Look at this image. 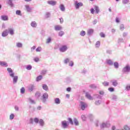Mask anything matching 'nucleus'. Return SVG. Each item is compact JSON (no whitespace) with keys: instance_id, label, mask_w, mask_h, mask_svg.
Instances as JSON below:
<instances>
[{"instance_id":"nucleus-37","label":"nucleus","mask_w":130,"mask_h":130,"mask_svg":"<svg viewBox=\"0 0 130 130\" xmlns=\"http://www.w3.org/2000/svg\"><path fill=\"white\" fill-rule=\"evenodd\" d=\"M52 41V39H51V37H48L46 41L47 44H49L50 42Z\"/></svg>"},{"instance_id":"nucleus-43","label":"nucleus","mask_w":130,"mask_h":130,"mask_svg":"<svg viewBox=\"0 0 130 130\" xmlns=\"http://www.w3.org/2000/svg\"><path fill=\"white\" fill-rule=\"evenodd\" d=\"M25 87H22L20 89V93H21V94H24V93H25Z\"/></svg>"},{"instance_id":"nucleus-4","label":"nucleus","mask_w":130,"mask_h":130,"mask_svg":"<svg viewBox=\"0 0 130 130\" xmlns=\"http://www.w3.org/2000/svg\"><path fill=\"white\" fill-rule=\"evenodd\" d=\"M61 124L62 128H68L70 125V123L67 120H63L61 122Z\"/></svg>"},{"instance_id":"nucleus-3","label":"nucleus","mask_w":130,"mask_h":130,"mask_svg":"<svg viewBox=\"0 0 130 130\" xmlns=\"http://www.w3.org/2000/svg\"><path fill=\"white\" fill-rule=\"evenodd\" d=\"M110 127V123L109 121L104 122L100 125V128L101 129L103 128H108Z\"/></svg>"},{"instance_id":"nucleus-1","label":"nucleus","mask_w":130,"mask_h":130,"mask_svg":"<svg viewBox=\"0 0 130 130\" xmlns=\"http://www.w3.org/2000/svg\"><path fill=\"white\" fill-rule=\"evenodd\" d=\"M35 96L37 99L40 100V101H42L44 104H46V103L47 102V99H48L49 97L48 93L47 92L43 93L41 96V92L40 91H37L35 94Z\"/></svg>"},{"instance_id":"nucleus-24","label":"nucleus","mask_w":130,"mask_h":130,"mask_svg":"<svg viewBox=\"0 0 130 130\" xmlns=\"http://www.w3.org/2000/svg\"><path fill=\"white\" fill-rule=\"evenodd\" d=\"M35 88V86H34V85L31 84L28 87V91H29L30 92H32L34 90Z\"/></svg>"},{"instance_id":"nucleus-56","label":"nucleus","mask_w":130,"mask_h":130,"mask_svg":"<svg viewBox=\"0 0 130 130\" xmlns=\"http://www.w3.org/2000/svg\"><path fill=\"white\" fill-rule=\"evenodd\" d=\"M123 128L124 130H130L129 127L127 125H124Z\"/></svg>"},{"instance_id":"nucleus-9","label":"nucleus","mask_w":130,"mask_h":130,"mask_svg":"<svg viewBox=\"0 0 130 130\" xmlns=\"http://www.w3.org/2000/svg\"><path fill=\"white\" fill-rule=\"evenodd\" d=\"M0 19L2 21H9V16L7 15H1Z\"/></svg>"},{"instance_id":"nucleus-64","label":"nucleus","mask_w":130,"mask_h":130,"mask_svg":"<svg viewBox=\"0 0 130 130\" xmlns=\"http://www.w3.org/2000/svg\"><path fill=\"white\" fill-rule=\"evenodd\" d=\"M126 89L127 90V91H129V90H130V85H127L126 86Z\"/></svg>"},{"instance_id":"nucleus-50","label":"nucleus","mask_w":130,"mask_h":130,"mask_svg":"<svg viewBox=\"0 0 130 130\" xmlns=\"http://www.w3.org/2000/svg\"><path fill=\"white\" fill-rule=\"evenodd\" d=\"M36 50L37 52H40V51L42 50V48H41V47H38V48H36Z\"/></svg>"},{"instance_id":"nucleus-19","label":"nucleus","mask_w":130,"mask_h":130,"mask_svg":"<svg viewBox=\"0 0 130 130\" xmlns=\"http://www.w3.org/2000/svg\"><path fill=\"white\" fill-rule=\"evenodd\" d=\"M55 104L58 105L60 103V99L58 98H56L54 100Z\"/></svg>"},{"instance_id":"nucleus-29","label":"nucleus","mask_w":130,"mask_h":130,"mask_svg":"<svg viewBox=\"0 0 130 130\" xmlns=\"http://www.w3.org/2000/svg\"><path fill=\"white\" fill-rule=\"evenodd\" d=\"M8 5L10 6L11 8L14 7V3H13V0H8Z\"/></svg>"},{"instance_id":"nucleus-40","label":"nucleus","mask_w":130,"mask_h":130,"mask_svg":"<svg viewBox=\"0 0 130 130\" xmlns=\"http://www.w3.org/2000/svg\"><path fill=\"white\" fill-rule=\"evenodd\" d=\"M103 86H104L105 87H107L108 86H109V82H107V81H105L104 82L102 83Z\"/></svg>"},{"instance_id":"nucleus-5","label":"nucleus","mask_w":130,"mask_h":130,"mask_svg":"<svg viewBox=\"0 0 130 130\" xmlns=\"http://www.w3.org/2000/svg\"><path fill=\"white\" fill-rule=\"evenodd\" d=\"M80 104L79 105L81 110H85V109L86 108H87V107H88V105H87V104H86V103L83 102V101H81L80 102Z\"/></svg>"},{"instance_id":"nucleus-53","label":"nucleus","mask_w":130,"mask_h":130,"mask_svg":"<svg viewBox=\"0 0 130 130\" xmlns=\"http://www.w3.org/2000/svg\"><path fill=\"white\" fill-rule=\"evenodd\" d=\"M50 17V12H47L46 13L45 18H46V19H48V18H49Z\"/></svg>"},{"instance_id":"nucleus-25","label":"nucleus","mask_w":130,"mask_h":130,"mask_svg":"<svg viewBox=\"0 0 130 130\" xmlns=\"http://www.w3.org/2000/svg\"><path fill=\"white\" fill-rule=\"evenodd\" d=\"M30 26L32 27V28H36L37 27V23L36 21H32L30 23Z\"/></svg>"},{"instance_id":"nucleus-17","label":"nucleus","mask_w":130,"mask_h":130,"mask_svg":"<svg viewBox=\"0 0 130 130\" xmlns=\"http://www.w3.org/2000/svg\"><path fill=\"white\" fill-rule=\"evenodd\" d=\"M85 97L87 98V99H89V100H92V99H93V98L92 96H91V94H90V93H89L88 92H85Z\"/></svg>"},{"instance_id":"nucleus-22","label":"nucleus","mask_w":130,"mask_h":130,"mask_svg":"<svg viewBox=\"0 0 130 130\" xmlns=\"http://www.w3.org/2000/svg\"><path fill=\"white\" fill-rule=\"evenodd\" d=\"M68 120L67 121H68L69 124H70L71 125H74V120H73V119H72V118L71 117H69L68 118Z\"/></svg>"},{"instance_id":"nucleus-20","label":"nucleus","mask_w":130,"mask_h":130,"mask_svg":"<svg viewBox=\"0 0 130 130\" xmlns=\"http://www.w3.org/2000/svg\"><path fill=\"white\" fill-rule=\"evenodd\" d=\"M59 9L61 12H64L66 11V7H64V5L62 4L60 5Z\"/></svg>"},{"instance_id":"nucleus-49","label":"nucleus","mask_w":130,"mask_h":130,"mask_svg":"<svg viewBox=\"0 0 130 130\" xmlns=\"http://www.w3.org/2000/svg\"><path fill=\"white\" fill-rule=\"evenodd\" d=\"M34 121L36 123H39V119H38L37 117H36L34 119Z\"/></svg>"},{"instance_id":"nucleus-10","label":"nucleus","mask_w":130,"mask_h":130,"mask_svg":"<svg viewBox=\"0 0 130 130\" xmlns=\"http://www.w3.org/2000/svg\"><path fill=\"white\" fill-rule=\"evenodd\" d=\"M8 32V34H9L10 35L13 36L15 34V29L13 28H8L7 29Z\"/></svg>"},{"instance_id":"nucleus-12","label":"nucleus","mask_w":130,"mask_h":130,"mask_svg":"<svg viewBox=\"0 0 130 130\" xmlns=\"http://www.w3.org/2000/svg\"><path fill=\"white\" fill-rule=\"evenodd\" d=\"M0 66H1V67H4L5 68L9 67L8 63L4 61H0Z\"/></svg>"},{"instance_id":"nucleus-60","label":"nucleus","mask_w":130,"mask_h":130,"mask_svg":"<svg viewBox=\"0 0 130 130\" xmlns=\"http://www.w3.org/2000/svg\"><path fill=\"white\" fill-rule=\"evenodd\" d=\"M90 13L91 14H94V13H95V10L94 8H92L90 9Z\"/></svg>"},{"instance_id":"nucleus-15","label":"nucleus","mask_w":130,"mask_h":130,"mask_svg":"<svg viewBox=\"0 0 130 130\" xmlns=\"http://www.w3.org/2000/svg\"><path fill=\"white\" fill-rule=\"evenodd\" d=\"M73 123L76 125V126H78L79 125L80 123H79V121L76 118H73Z\"/></svg>"},{"instance_id":"nucleus-46","label":"nucleus","mask_w":130,"mask_h":130,"mask_svg":"<svg viewBox=\"0 0 130 130\" xmlns=\"http://www.w3.org/2000/svg\"><path fill=\"white\" fill-rule=\"evenodd\" d=\"M122 3L123 5H126V4L129 3V0H122Z\"/></svg>"},{"instance_id":"nucleus-11","label":"nucleus","mask_w":130,"mask_h":130,"mask_svg":"<svg viewBox=\"0 0 130 130\" xmlns=\"http://www.w3.org/2000/svg\"><path fill=\"white\" fill-rule=\"evenodd\" d=\"M47 4L50 6H55L56 5V1L53 0H50L47 1Z\"/></svg>"},{"instance_id":"nucleus-61","label":"nucleus","mask_w":130,"mask_h":130,"mask_svg":"<svg viewBox=\"0 0 130 130\" xmlns=\"http://www.w3.org/2000/svg\"><path fill=\"white\" fill-rule=\"evenodd\" d=\"M81 118L82 120H83V121H86V117H85V115H81Z\"/></svg>"},{"instance_id":"nucleus-13","label":"nucleus","mask_w":130,"mask_h":130,"mask_svg":"<svg viewBox=\"0 0 130 130\" xmlns=\"http://www.w3.org/2000/svg\"><path fill=\"white\" fill-rule=\"evenodd\" d=\"M94 33V29L92 28H90L88 29L87 30V35L88 36H92L93 35V34Z\"/></svg>"},{"instance_id":"nucleus-16","label":"nucleus","mask_w":130,"mask_h":130,"mask_svg":"<svg viewBox=\"0 0 130 130\" xmlns=\"http://www.w3.org/2000/svg\"><path fill=\"white\" fill-rule=\"evenodd\" d=\"M25 7L27 13H31V12H32V8H30V6L28 5H26Z\"/></svg>"},{"instance_id":"nucleus-27","label":"nucleus","mask_w":130,"mask_h":130,"mask_svg":"<svg viewBox=\"0 0 130 130\" xmlns=\"http://www.w3.org/2000/svg\"><path fill=\"white\" fill-rule=\"evenodd\" d=\"M43 78V76L42 75H39V76L37 77L36 81V82H39L42 80Z\"/></svg>"},{"instance_id":"nucleus-59","label":"nucleus","mask_w":130,"mask_h":130,"mask_svg":"<svg viewBox=\"0 0 130 130\" xmlns=\"http://www.w3.org/2000/svg\"><path fill=\"white\" fill-rule=\"evenodd\" d=\"M115 22L116 23H120V19H119V18L118 17H116V19H115Z\"/></svg>"},{"instance_id":"nucleus-32","label":"nucleus","mask_w":130,"mask_h":130,"mask_svg":"<svg viewBox=\"0 0 130 130\" xmlns=\"http://www.w3.org/2000/svg\"><path fill=\"white\" fill-rule=\"evenodd\" d=\"M112 84L113 86H114V87H116V86H117V85H118V83H117V80H114L112 81Z\"/></svg>"},{"instance_id":"nucleus-44","label":"nucleus","mask_w":130,"mask_h":130,"mask_svg":"<svg viewBox=\"0 0 130 130\" xmlns=\"http://www.w3.org/2000/svg\"><path fill=\"white\" fill-rule=\"evenodd\" d=\"M85 35H86V31H85L84 30H82L80 32V36L84 37V36H85Z\"/></svg>"},{"instance_id":"nucleus-47","label":"nucleus","mask_w":130,"mask_h":130,"mask_svg":"<svg viewBox=\"0 0 130 130\" xmlns=\"http://www.w3.org/2000/svg\"><path fill=\"white\" fill-rule=\"evenodd\" d=\"M95 47L99 48L100 47V41H98L95 43Z\"/></svg>"},{"instance_id":"nucleus-31","label":"nucleus","mask_w":130,"mask_h":130,"mask_svg":"<svg viewBox=\"0 0 130 130\" xmlns=\"http://www.w3.org/2000/svg\"><path fill=\"white\" fill-rule=\"evenodd\" d=\"M113 64L115 69H118V68H119V63H118V62H114Z\"/></svg>"},{"instance_id":"nucleus-38","label":"nucleus","mask_w":130,"mask_h":130,"mask_svg":"<svg viewBox=\"0 0 130 130\" xmlns=\"http://www.w3.org/2000/svg\"><path fill=\"white\" fill-rule=\"evenodd\" d=\"M118 43H122L124 42V40L123 38H119L117 41Z\"/></svg>"},{"instance_id":"nucleus-58","label":"nucleus","mask_w":130,"mask_h":130,"mask_svg":"<svg viewBox=\"0 0 130 130\" xmlns=\"http://www.w3.org/2000/svg\"><path fill=\"white\" fill-rule=\"evenodd\" d=\"M95 124L96 127H98V126H99V121L98 120H95Z\"/></svg>"},{"instance_id":"nucleus-45","label":"nucleus","mask_w":130,"mask_h":130,"mask_svg":"<svg viewBox=\"0 0 130 130\" xmlns=\"http://www.w3.org/2000/svg\"><path fill=\"white\" fill-rule=\"evenodd\" d=\"M64 35V32L63 31H60L59 32H58V35L60 37H62V36L63 35Z\"/></svg>"},{"instance_id":"nucleus-26","label":"nucleus","mask_w":130,"mask_h":130,"mask_svg":"<svg viewBox=\"0 0 130 130\" xmlns=\"http://www.w3.org/2000/svg\"><path fill=\"white\" fill-rule=\"evenodd\" d=\"M39 123L41 126H43L44 125V120L42 119H40L39 121Z\"/></svg>"},{"instance_id":"nucleus-52","label":"nucleus","mask_w":130,"mask_h":130,"mask_svg":"<svg viewBox=\"0 0 130 130\" xmlns=\"http://www.w3.org/2000/svg\"><path fill=\"white\" fill-rule=\"evenodd\" d=\"M14 118H15V114H11L10 115V119L11 120H12V119H14Z\"/></svg>"},{"instance_id":"nucleus-14","label":"nucleus","mask_w":130,"mask_h":130,"mask_svg":"<svg viewBox=\"0 0 130 130\" xmlns=\"http://www.w3.org/2000/svg\"><path fill=\"white\" fill-rule=\"evenodd\" d=\"M8 35H9L8 29H5L4 31H3L2 34V37H7Z\"/></svg>"},{"instance_id":"nucleus-30","label":"nucleus","mask_w":130,"mask_h":130,"mask_svg":"<svg viewBox=\"0 0 130 130\" xmlns=\"http://www.w3.org/2000/svg\"><path fill=\"white\" fill-rule=\"evenodd\" d=\"M94 10L95 11L96 14H99V12H100V10L99 9V7L97 6H94Z\"/></svg>"},{"instance_id":"nucleus-23","label":"nucleus","mask_w":130,"mask_h":130,"mask_svg":"<svg viewBox=\"0 0 130 130\" xmlns=\"http://www.w3.org/2000/svg\"><path fill=\"white\" fill-rule=\"evenodd\" d=\"M42 88L45 91H48L49 90L48 86H47V85H46V84H42Z\"/></svg>"},{"instance_id":"nucleus-8","label":"nucleus","mask_w":130,"mask_h":130,"mask_svg":"<svg viewBox=\"0 0 130 130\" xmlns=\"http://www.w3.org/2000/svg\"><path fill=\"white\" fill-rule=\"evenodd\" d=\"M122 73H129L130 72V66L129 64H127L124 67L122 70Z\"/></svg>"},{"instance_id":"nucleus-63","label":"nucleus","mask_w":130,"mask_h":130,"mask_svg":"<svg viewBox=\"0 0 130 130\" xmlns=\"http://www.w3.org/2000/svg\"><path fill=\"white\" fill-rule=\"evenodd\" d=\"M46 74V70H43L41 72V75H45Z\"/></svg>"},{"instance_id":"nucleus-34","label":"nucleus","mask_w":130,"mask_h":130,"mask_svg":"<svg viewBox=\"0 0 130 130\" xmlns=\"http://www.w3.org/2000/svg\"><path fill=\"white\" fill-rule=\"evenodd\" d=\"M25 69L27 71H31L32 70V66L31 64H28L26 66Z\"/></svg>"},{"instance_id":"nucleus-55","label":"nucleus","mask_w":130,"mask_h":130,"mask_svg":"<svg viewBox=\"0 0 130 130\" xmlns=\"http://www.w3.org/2000/svg\"><path fill=\"white\" fill-rule=\"evenodd\" d=\"M114 87H109L108 88V90L110 91V92H114Z\"/></svg>"},{"instance_id":"nucleus-48","label":"nucleus","mask_w":130,"mask_h":130,"mask_svg":"<svg viewBox=\"0 0 130 130\" xmlns=\"http://www.w3.org/2000/svg\"><path fill=\"white\" fill-rule=\"evenodd\" d=\"M120 30H121V31H123V30H124V25H123V24H120Z\"/></svg>"},{"instance_id":"nucleus-33","label":"nucleus","mask_w":130,"mask_h":130,"mask_svg":"<svg viewBox=\"0 0 130 130\" xmlns=\"http://www.w3.org/2000/svg\"><path fill=\"white\" fill-rule=\"evenodd\" d=\"M107 63L109 64V66H112L113 64V61H112L111 59H108L107 60Z\"/></svg>"},{"instance_id":"nucleus-57","label":"nucleus","mask_w":130,"mask_h":130,"mask_svg":"<svg viewBox=\"0 0 130 130\" xmlns=\"http://www.w3.org/2000/svg\"><path fill=\"white\" fill-rule=\"evenodd\" d=\"M95 96L97 99H102V95H100V94H95Z\"/></svg>"},{"instance_id":"nucleus-54","label":"nucleus","mask_w":130,"mask_h":130,"mask_svg":"<svg viewBox=\"0 0 130 130\" xmlns=\"http://www.w3.org/2000/svg\"><path fill=\"white\" fill-rule=\"evenodd\" d=\"M100 36H101V37H102V38H105V34H104V32H101L100 34Z\"/></svg>"},{"instance_id":"nucleus-42","label":"nucleus","mask_w":130,"mask_h":130,"mask_svg":"<svg viewBox=\"0 0 130 130\" xmlns=\"http://www.w3.org/2000/svg\"><path fill=\"white\" fill-rule=\"evenodd\" d=\"M90 88L91 89H96L97 88V86H96V85L95 84H92L89 85Z\"/></svg>"},{"instance_id":"nucleus-51","label":"nucleus","mask_w":130,"mask_h":130,"mask_svg":"<svg viewBox=\"0 0 130 130\" xmlns=\"http://www.w3.org/2000/svg\"><path fill=\"white\" fill-rule=\"evenodd\" d=\"M69 66V67H74V61H73L72 60L70 61Z\"/></svg>"},{"instance_id":"nucleus-21","label":"nucleus","mask_w":130,"mask_h":130,"mask_svg":"<svg viewBox=\"0 0 130 130\" xmlns=\"http://www.w3.org/2000/svg\"><path fill=\"white\" fill-rule=\"evenodd\" d=\"M72 79L71 78V77H67L65 79V82L67 83V84H70V83H71Z\"/></svg>"},{"instance_id":"nucleus-6","label":"nucleus","mask_w":130,"mask_h":130,"mask_svg":"<svg viewBox=\"0 0 130 130\" xmlns=\"http://www.w3.org/2000/svg\"><path fill=\"white\" fill-rule=\"evenodd\" d=\"M74 6L76 10H79L81 7H83V3L78 2L77 1H76L74 3Z\"/></svg>"},{"instance_id":"nucleus-18","label":"nucleus","mask_w":130,"mask_h":130,"mask_svg":"<svg viewBox=\"0 0 130 130\" xmlns=\"http://www.w3.org/2000/svg\"><path fill=\"white\" fill-rule=\"evenodd\" d=\"M54 29L55 31H60V30H62V27L59 25H55L54 27Z\"/></svg>"},{"instance_id":"nucleus-2","label":"nucleus","mask_w":130,"mask_h":130,"mask_svg":"<svg viewBox=\"0 0 130 130\" xmlns=\"http://www.w3.org/2000/svg\"><path fill=\"white\" fill-rule=\"evenodd\" d=\"M7 71L8 72V74L11 78H13V84H17L18 82V80L19 77L18 76H15V72L13 71V69L11 68H7Z\"/></svg>"},{"instance_id":"nucleus-39","label":"nucleus","mask_w":130,"mask_h":130,"mask_svg":"<svg viewBox=\"0 0 130 130\" xmlns=\"http://www.w3.org/2000/svg\"><path fill=\"white\" fill-rule=\"evenodd\" d=\"M102 102V101L101 100H98L95 102L94 104L98 106L101 104Z\"/></svg>"},{"instance_id":"nucleus-28","label":"nucleus","mask_w":130,"mask_h":130,"mask_svg":"<svg viewBox=\"0 0 130 130\" xmlns=\"http://www.w3.org/2000/svg\"><path fill=\"white\" fill-rule=\"evenodd\" d=\"M28 100L30 104H36V102H35V101L32 99L31 98H28Z\"/></svg>"},{"instance_id":"nucleus-36","label":"nucleus","mask_w":130,"mask_h":130,"mask_svg":"<svg viewBox=\"0 0 130 130\" xmlns=\"http://www.w3.org/2000/svg\"><path fill=\"white\" fill-rule=\"evenodd\" d=\"M63 62L65 64H68V63L70 62V58H66L65 59H64Z\"/></svg>"},{"instance_id":"nucleus-35","label":"nucleus","mask_w":130,"mask_h":130,"mask_svg":"<svg viewBox=\"0 0 130 130\" xmlns=\"http://www.w3.org/2000/svg\"><path fill=\"white\" fill-rule=\"evenodd\" d=\"M16 46L18 48H21V47H23V44H22V43L20 42L17 43Z\"/></svg>"},{"instance_id":"nucleus-62","label":"nucleus","mask_w":130,"mask_h":130,"mask_svg":"<svg viewBox=\"0 0 130 130\" xmlns=\"http://www.w3.org/2000/svg\"><path fill=\"white\" fill-rule=\"evenodd\" d=\"M66 91H67V92H71L72 91V88L70 87L67 88Z\"/></svg>"},{"instance_id":"nucleus-7","label":"nucleus","mask_w":130,"mask_h":130,"mask_svg":"<svg viewBox=\"0 0 130 130\" xmlns=\"http://www.w3.org/2000/svg\"><path fill=\"white\" fill-rule=\"evenodd\" d=\"M59 50L60 52H66L68 50V46L66 45H62L59 48Z\"/></svg>"},{"instance_id":"nucleus-41","label":"nucleus","mask_w":130,"mask_h":130,"mask_svg":"<svg viewBox=\"0 0 130 130\" xmlns=\"http://www.w3.org/2000/svg\"><path fill=\"white\" fill-rule=\"evenodd\" d=\"M16 15H18V16H22V12L21 10H16Z\"/></svg>"}]
</instances>
